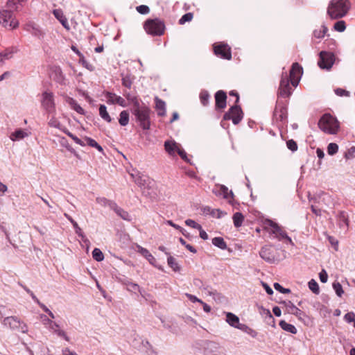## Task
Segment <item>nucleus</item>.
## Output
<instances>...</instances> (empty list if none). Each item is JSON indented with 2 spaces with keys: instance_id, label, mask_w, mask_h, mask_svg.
Segmentation results:
<instances>
[{
  "instance_id": "f257e3e1",
  "label": "nucleus",
  "mask_w": 355,
  "mask_h": 355,
  "mask_svg": "<svg viewBox=\"0 0 355 355\" xmlns=\"http://www.w3.org/2000/svg\"><path fill=\"white\" fill-rule=\"evenodd\" d=\"M349 8L348 0H332L328 7V14L332 19L344 17Z\"/></svg>"
},
{
  "instance_id": "f03ea898",
  "label": "nucleus",
  "mask_w": 355,
  "mask_h": 355,
  "mask_svg": "<svg viewBox=\"0 0 355 355\" xmlns=\"http://www.w3.org/2000/svg\"><path fill=\"white\" fill-rule=\"evenodd\" d=\"M318 125L321 130L331 135L336 134L339 128L338 120L330 114H324L320 118Z\"/></svg>"
},
{
  "instance_id": "7ed1b4c3",
  "label": "nucleus",
  "mask_w": 355,
  "mask_h": 355,
  "mask_svg": "<svg viewBox=\"0 0 355 355\" xmlns=\"http://www.w3.org/2000/svg\"><path fill=\"white\" fill-rule=\"evenodd\" d=\"M144 28L148 34L159 36L164 34L165 25L163 21L159 19H150L145 21Z\"/></svg>"
},
{
  "instance_id": "20e7f679",
  "label": "nucleus",
  "mask_w": 355,
  "mask_h": 355,
  "mask_svg": "<svg viewBox=\"0 0 355 355\" xmlns=\"http://www.w3.org/2000/svg\"><path fill=\"white\" fill-rule=\"evenodd\" d=\"M259 254L263 259L270 263H277L282 259L279 255V250L272 245L263 246Z\"/></svg>"
},
{
  "instance_id": "39448f33",
  "label": "nucleus",
  "mask_w": 355,
  "mask_h": 355,
  "mask_svg": "<svg viewBox=\"0 0 355 355\" xmlns=\"http://www.w3.org/2000/svg\"><path fill=\"white\" fill-rule=\"evenodd\" d=\"M42 107L49 114L54 113L55 111V103L54 95L52 92H44L41 96Z\"/></svg>"
},
{
  "instance_id": "423d86ee",
  "label": "nucleus",
  "mask_w": 355,
  "mask_h": 355,
  "mask_svg": "<svg viewBox=\"0 0 355 355\" xmlns=\"http://www.w3.org/2000/svg\"><path fill=\"white\" fill-rule=\"evenodd\" d=\"M135 114L143 129L150 128V109L148 107H138L135 110Z\"/></svg>"
},
{
  "instance_id": "0eeeda50",
  "label": "nucleus",
  "mask_w": 355,
  "mask_h": 355,
  "mask_svg": "<svg viewBox=\"0 0 355 355\" xmlns=\"http://www.w3.org/2000/svg\"><path fill=\"white\" fill-rule=\"evenodd\" d=\"M0 24L6 28L14 29L19 25L17 19L12 17L9 10H0Z\"/></svg>"
},
{
  "instance_id": "6e6552de",
  "label": "nucleus",
  "mask_w": 355,
  "mask_h": 355,
  "mask_svg": "<svg viewBox=\"0 0 355 355\" xmlns=\"http://www.w3.org/2000/svg\"><path fill=\"white\" fill-rule=\"evenodd\" d=\"M335 61L334 55L332 53L321 51L320 58L318 62L319 67L322 69L329 70Z\"/></svg>"
},
{
  "instance_id": "1a4fd4ad",
  "label": "nucleus",
  "mask_w": 355,
  "mask_h": 355,
  "mask_svg": "<svg viewBox=\"0 0 355 355\" xmlns=\"http://www.w3.org/2000/svg\"><path fill=\"white\" fill-rule=\"evenodd\" d=\"M128 173L135 182L141 189L147 188L150 184L149 178L142 175L139 171L135 168H132L128 171Z\"/></svg>"
},
{
  "instance_id": "9d476101",
  "label": "nucleus",
  "mask_w": 355,
  "mask_h": 355,
  "mask_svg": "<svg viewBox=\"0 0 355 355\" xmlns=\"http://www.w3.org/2000/svg\"><path fill=\"white\" fill-rule=\"evenodd\" d=\"M243 114L241 108L239 105L232 106L229 111L225 114L224 120H232L233 123L238 124L243 119Z\"/></svg>"
},
{
  "instance_id": "9b49d317",
  "label": "nucleus",
  "mask_w": 355,
  "mask_h": 355,
  "mask_svg": "<svg viewBox=\"0 0 355 355\" xmlns=\"http://www.w3.org/2000/svg\"><path fill=\"white\" fill-rule=\"evenodd\" d=\"M214 51L216 56L230 60L232 58L230 47L225 43L219 42L214 44Z\"/></svg>"
},
{
  "instance_id": "f8f14e48",
  "label": "nucleus",
  "mask_w": 355,
  "mask_h": 355,
  "mask_svg": "<svg viewBox=\"0 0 355 355\" xmlns=\"http://www.w3.org/2000/svg\"><path fill=\"white\" fill-rule=\"evenodd\" d=\"M302 73V67L297 62L293 63L290 71V81L293 87L298 85Z\"/></svg>"
},
{
  "instance_id": "ddd939ff",
  "label": "nucleus",
  "mask_w": 355,
  "mask_h": 355,
  "mask_svg": "<svg viewBox=\"0 0 355 355\" xmlns=\"http://www.w3.org/2000/svg\"><path fill=\"white\" fill-rule=\"evenodd\" d=\"M164 146L166 151L170 155H175V154H178V155L180 156L187 155L182 147L179 144L176 143L174 141H166L164 144Z\"/></svg>"
},
{
  "instance_id": "4468645a",
  "label": "nucleus",
  "mask_w": 355,
  "mask_h": 355,
  "mask_svg": "<svg viewBox=\"0 0 355 355\" xmlns=\"http://www.w3.org/2000/svg\"><path fill=\"white\" fill-rule=\"evenodd\" d=\"M31 135V132L28 129L16 128L10 133L9 139L13 142H19L28 137Z\"/></svg>"
},
{
  "instance_id": "2eb2a0df",
  "label": "nucleus",
  "mask_w": 355,
  "mask_h": 355,
  "mask_svg": "<svg viewBox=\"0 0 355 355\" xmlns=\"http://www.w3.org/2000/svg\"><path fill=\"white\" fill-rule=\"evenodd\" d=\"M292 93L291 88L289 86V80L286 73L285 76L282 75L280 85L279 88V95L283 98H287L291 96Z\"/></svg>"
},
{
  "instance_id": "dca6fc26",
  "label": "nucleus",
  "mask_w": 355,
  "mask_h": 355,
  "mask_svg": "<svg viewBox=\"0 0 355 355\" xmlns=\"http://www.w3.org/2000/svg\"><path fill=\"white\" fill-rule=\"evenodd\" d=\"M26 30L33 36L40 40H44L46 35L45 31L40 26L33 22L28 23L26 26Z\"/></svg>"
},
{
  "instance_id": "f3484780",
  "label": "nucleus",
  "mask_w": 355,
  "mask_h": 355,
  "mask_svg": "<svg viewBox=\"0 0 355 355\" xmlns=\"http://www.w3.org/2000/svg\"><path fill=\"white\" fill-rule=\"evenodd\" d=\"M107 103L110 104H118L121 107H126L127 104L122 97L117 96L116 94L111 92H107L105 94Z\"/></svg>"
},
{
  "instance_id": "a211bd4d",
  "label": "nucleus",
  "mask_w": 355,
  "mask_h": 355,
  "mask_svg": "<svg viewBox=\"0 0 355 355\" xmlns=\"http://www.w3.org/2000/svg\"><path fill=\"white\" fill-rule=\"evenodd\" d=\"M64 98L65 102L70 106V107L77 113L82 115L85 114V110L78 103L75 99L67 95L64 96Z\"/></svg>"
},
{
  "instance_id": "6ab92c4d",
  "label": "nucleus",
  "mask_w": 355,
  "mask_h": 355,
  "mask_svg": "<svg viewBox=\"0 0 355 355\" xmlns=\"http://www.w3.org/2000/svg\"><path fill=\"white\" fill-rule=\"evenodd\" d=\"M216 195L223 196L225 199H230L233 198V192L229 191L228 188L225 185H216L213 189Z\"/></svg>"
},
{
  "instance_id": "aec40b11",
  "label": "nucleus",
  "mask_w": 355,
  "mask_h": 355,
  "mask_svg": "<svg viewBox=\"0 0 355 355\" xmlns=\"http://www.w3.org/2000/svg\"><path fill=\"white\" fill-rule=\"evenodd\" d=\"M269 225L272 227V233L277 234L281 239H286L291 242V239L287 235V233L283 230L277 223L272 220H268Z\"/></svg>"
},
{
  "instance_id": "412c9836",
  "label": "nucleus",
  "mask_w": 355,
  "mask_h": 355,
  "mask_svg": "<svg viewBox=\"0 0 355 355\" xmlns=\"http://www.w3.org/2000/svg\"><path fill=\"white\" fill-rule=\"evenodd\" d=\"M282 303L285 305L288 313L295 315L299 319H301L302 317L304 315V312L295 306L292 302L284 301Z\"/></svg>"
},
{
  "instance_id": "4be33fe9",
  "label": "nucleus",
  "mask_w": 355,
  "mask_h": 355,
  "mask_svg": "<svg viewBox=\"0 0 355 355\" xmlns=\"http://www.w3.org/2000/svg\"><path fill=\"white\" fill-rule=\"evenodd\" d=\"M227 96L225 92L222 90L218 91L215 94L216 107L223 109L226 107Z\"/></svg>"
},
{
  "instance_id": "5701e85b",
  "label": "nucleus",
  "mask_w": 355,
  "mask_h": 355,
  "mask_svg": "<svg viewBox=\"0 0 355 355\" xmlns=\"http://www.w3.org/2000/svg\"><path fill=\"white\" fill-rule=\"evenodd\" d=\"M155 110L157 111V115L164 116L166 115V103L162 99L159 98L157 96L155 98Z\"/></svg>"
},
{
  "instance_id": "b1692460",
  "label": "nucleus",
  "mask_w": 355,
  "mask_h": 355,
  "mask_svg": "<svg viewBox=\"0 0 355 355\" xmlns=\"http://www.w3.org/2000/svg\"><path fill=\"white\" fill-rule=\"evenodd\" d=\"M3 323L6 326H9L11 329H18L20 327V320L15 316L7 317L3 320Z\"/></svg>"
},
{
  "instance_id": "393cba45",
  "label": "nucleus",
  "mask_w": 355,
  "mask_h": 355,
  "mask_svg": "<svg viewBox=\"0 0 355 355\" xmlns=\"http://www.w3.org/2000/svg\"><path fill=\"white\" fill-rule=\"evenodd\" d=\"M49 329H51L54 333H55L58 336L63 338L66 341H69L70 338L67 335L65 331L63 330H61L60 329L59 324H58L56 322H53L51 323V325H49Z\"/></svg>"
},
{
  "instance_id": "a878e982",
  "label": "nucleus",
  "mask_w": 355,
  "mask_h": 355,
  "mask_svg": "<svg viewBox=\"0 0 355 355\" xmlns=\"http://www.w3.org/2000/svg\"><path fill=\"white\" fill-rule=\"evenodd\" d=\"M53 15L61 23V24L67 30L69 29L67 19L64 15L62 11L59 9L53 10Z\"/></svg>"
},
{
  "instance_id": "bb28decb",
  "label": "nucleus",
  "mask_w": 355,
  "mask_h": 355,
  "mask_svg": "<svg viewBox=\"0 0 355 355\" xmlns=\"http://www.w3.org/2000/svg\"><path fill=\"white\" fill-rule=\"evenodd\" d=\"M226 314V322L231 326L234 328H237L240 324L239 318L235 314L227 312Z\"/></svg>"
},
{
  "instance_id": "cd10ccee",
  "label": "nucleus",
  "mask_w": 355,
  "mask_h": 355,
  "mask_svg": "<svg viewBox=\"0 0 355 355\" xmlns=\"http://www.w3.org/2000/svg\"><path fill=\"white\" fill-rule=\"evenodd\" d=\"M27 0H8L7 1V7L10 10H21L23 3L26 2Z\"/></svg>"
},
{
  "instance_id": "c85d7f7f",
  "label": "nucleus",
  "mask_w": 355,
  "mask_h": 355,
  "mask_svg": "<svg viewBox=\"0 0 355 355\" xmlns=\"http://www.w3.org/2000/svg\"><path fill=\"white\" fill-rule=\"evenodd\" d=\"M111 205L113 207L112 209L114 210L119 216H120L123 220H130V215L128 211L119 207L116 203H111Z\"/></svg>"
},
{
  "instance_id": "c756f323",
  "label": "nucleus",
  "mask_w": 355,
  "mask_h": 355,
  "mask_svg": "<svg viewBox=\"0 0 355 355\" xmlns=\"http://www.w3.org/2000/svg\"><path fill=\"white\" fill-rule=\"evenodd\" d=\"M89 146L98 149L99 153H103V148L93 139L85 137L83 139V146Z\"/></svg>"
},
{
  "instance_id": "7c9ffc66",
  "label": "nucleus",
  "mask_w": 355,
  "mask_h": 355,
  "mask_svg": "<svg viewBox=\"0 0 355 355\" xmlns=\"http://www.w3.org/2000/svg\"><path fill=\"white\" fill-rule=\"evenodd\" d=\"M338 224L340 227L345 225V228L349 226V219L347 214L344 211H340L338 215Z\"/></svg>"
},
{
  "instance_id": "2f4dec72",
  "label": "nucleus",
  "mask_w": 355,
  "mask_h": 355,
  "mask_svg": "<svg viewBox=\"0 0 355 355\" xmlns=\"http://www.w3.org/2000/svg\"><path fill=\"white\" fill-rule=\"evenodd\" d=\"M15 51L13 49H7L0 53V63H3L5 60H10L12 58Z\"/></svg>"
},
{
  "instance_id": "473e14b6",
  "label": "nucleus",
  "mask_w": 355,
  "mask_h": 355,
  "mask_svg": "<svg viewBox=\"0 0 355 355\" xmlns=\"http://www.w3.org/2000/svg\"><path fill=\"white\" fill-rule=\"evenodd\" d=\"M138 248V251L150 262V263L154 264V263L156 261V259L152 255V254L144 248L139 246Z\"/></svg>"
},
{
  "instance_id": "72a5a7b5",
  "label": "nucleus",
  "mask_w": 355,
  "mask_h": 355,
  "mask_svg": "<svg viewBox=\"0 0 355 355\" xmlns=\"http://www.w3.org/2000/svg\"><path fill=\"white\" fill-rule=\"evenodd\" d=\"M279 324L283 330L290 332L293 334H297V329L295 328V327L294 325L287 323L284 320H281L279 322Z\"/></svg>"
},
{
  "instance_id": "f704fd0d",
  "label": "nucleus",
  "mask_w": 355,
  "mask_h": 355,
  "mask_svg": "<svg viewBox=\"0 0 355 355\" xmlns=\"http://www.w3.org/2000/svg\"><path fill=\"white\" fill-rule=\"evenodd\" d=\"M64 216L71 223L75 229L76 233L82 239L84 238V234L82 229L78 226V223L67 214H64Z\"/></svg>"
},
{
  "instance_id": "c9c22d12",
  "label": "nucleus",
  "mask_w": 355,
  "mask_h": 355,
  "mask_svg": "<svg viewBox=\"0 0 355 355\" xmlns=\"http://www.w3.org/2000/svg\"><path fill=\"white\" fill-rule=\"evenodd\" d=\"M234 225L236 227H240L244 220V216L241 212H236L232 217Z\"/></svg>"
},
{
  "instance_id": "e433bc0d",
  "label": "nucleus",
  "mask_w": 355,
  "mask_h": 355,
  "mask_svg": "<svg viewBox=\"0 0 355 355\" xmlns=\"http://www.w3.org/2000/svg\"><path fill=\"white\" fill-rule=\"evenodd\" d=\"M99 114L101 117L105 121L110 123L112 121L110 116L109 115L107 107L105 105H101L99 107Z\"/></svg>"
},
{
  "instance_id": "4c0bfd02",
  "label": "nucleus",
  "mask_w": 355,
  "mask_h": 355,
  "mask_svg": "<svg viewBox=\"0 0 355 355\" xmlns=\"http://www.w3.org/2000/svg\"><path fill=\"white\" fill-rule=\"evenodd\" d=\"M212 243L221 250H225L227 248V244L222 237H214L212 239Z\"/></svg>"
},
{
  "instance_id": "58836bf2",
  "label": "nucleus",
  "mask_w": 355,
  "mask_h": 355,
  "mask_svg": "<svg viewBox=\"0 0 355 355\" xmlns=\"http://www.w3.org/2000/svg\"><path fill=\"white\" fill-rule=\"evenodd\" d=\"M328 31V28L324 25H322L320 28L315 29L313 31V35L315 37L318 39H321L324 37L327 32Z\"/></svg>"
},
{
  "instance_id": "ea45409f",
  "label": "nucleus",
  "mask_w": 355,
  "mask_h": 355,
  "mask_svg": "<svg viewBox=\"0 0 355 355\" xmlns=\"http://www.w3.org/2000/svg\"><path fill=\"white\" fill-rule=\"evenodd\" d=\"M119 122L121 125L125 126L129 122V113L126 110H123L120 113Z\"/></svg>"
},
{
  "instance_id": "a19ab883",
  "label": "nucleus",
  "mask_w": 355,
  "mask_h": 355,
  "mask_svg": "<svg viewBox=\"0 0 355 355\" xmlns=\"http://www.w3.org/2000/svg\"><path fill=\"white\" fill-rule=\"evenodd\" d=\"M309 288L314 293V294H319L320 293V288L318 284L316 282V281L313 279H311L308 283Z\"/></svg>"
},
{
  "instance_id": "79ce46f5",
  "label": "nucleus",
  "mask_w": 355,
  "mask_h": 355,
  "mask_svg": "<svg viewBox=\"0 0 355 355\" xmlns=\"http://www.w3.org/2000/svg\"><path fill=\"white\" fill-rule=\"evenodd\" d=\"M209 97H210V96H209V94L207 91L202 90L200 92V99L201 103L204 106H206V105H208Z\"/></svg>"
},
{
  "instance_id": "37998d69",
  "label": "nucleus",
  "mask_w": 355,
  "mask_h": 355,
  "mask_svg": "<svg viewBox=\"0 0 355 355\" xmlns=\"http://www.w3.org/2000/svg\"><path fill=\"white\" fill-rule=\"evenodd\" d=\"M92 257L97 261H101L104 259V255L101 250L98 248H94L92 251Z\"/></svg>"
},
{
  "instance_id": "c03bdc74",
  "label": "nucleus",
  "mask_w": 355,
  "mask_h": 355,
  "mask_svg": "<svg viewBox=\"0 0 355 355\" xmlns=\"http://www.w3.org/2000/svg\"><path fill=\"white\" fill-rule=\"evenodd\" d=\"M48 123H49V125L51 127H53V128H58V129H60V130H61L62 127V125L60 123V122L54 116H52L50 118Z\"/></svg>"
},
{
  "instance_id": "a18cd8bd",
  "label": "nucleus",
  "mask_w": 355,
  "mask_h": 355,
  "mask_svg": "<svg viewBox=\"0 0 355 355\" xmlns=\"http://www.w3.org/2000/svg\"><path fill=\"white\" fill-rule=\"evenodd\" d=\"M96 202L103 206H108L110 209H112L113 207L111 203H116L115 202L108 200L105 198H97Z\"/></svg>"
},
{
  "instance_id": "49530a36",
  "label": "nucleus",
  "mask_w": 355,
  "mask_h": 355,
  "mask_svg": "<svg viewBox=\"0 0 355 355\" xmlns=\"http://www.w3.org/2000/svg\"><path fill=\"white\" fill-rule=\"evenodd\" d=\"M332 286L336 295L339 297H341L342 295L344 293L342 285L339 282H335L333 283Z\"/></svg>"
},
{
  "instance_id": "de8ad7c7",
  "label": "nucleus",
  "mask_w": 355,
  "mask_h": 355,
  "mask_svg": "<svg viewBox=\"0 0 355 355\" xmlns=\"http://www.w3.org/2000/svg\"><path fill=\"white\" fill-rule=\"evenodd\" d=\"M168 266L174 270L178 271L179 270L180 268L178 266V263L176 262V260L174 257L170 256L168 257L167 259Z\"/></svg>"
},
{
  "instance_id": "09e8293b",
  "label": "nucleus",
  "mask_w": 355,
  "mask_h": 355,
  "mask_svg": "<svg viewBox=\"0 0 355 355\" xmlns=\"http://www.w3.org/2000/svg\"><path fill=\"white\" fill-rule=\"evenodd\" d=\"M338 146L335 143H330L327 146V153L329 155H333L338 152Z\"/></svg>"
},
{
  "instance_id": "8fccbe9b",
  "label": "nucleus",
  "mask_w": 355,
  "mask_h": 355,
  "mask_svg": "<svg viewBox=\"0 0 355 355\" xmlns=\"http://www.w3.org/2000/svg\"><path fill=\"white\" fill-rule=\"evenodd\" d=\"M344 320L347 323L354 322V327L355 328V313L352 311L348 312L344 316Z\"/></svg>"
},
{
  "instance_id": "3c124183",
  "label": "nucleus",
  "mask_w": 355,
  "mask_h": 355,
  "mask_svg": "<svg viewBox=\"0 0 355 355\" xmlns=\"http://www.w3.org/2000/svg\"><path fill=\"white\" fill-rule=\"evenodd\" d=\"M334 29L338 32H343L345 28V22L344 21H338L334 26Z\"/></svg>"
},
{
  "instance_id": "603ef678",
  "label": "nucleus",
  "mask_w": 355,
  "mask_h": 355,
  "mask_svg": "<svg viewBox=\"0 0 355 355\" xmlns=\"http://www.w3.org/2000/svg\"><path fill=\"white\" fill-rule=\"evenodd\" d=\"M132 81L129 75H126L122 77V85L124 87L130 89L132 86Z\"/></svg>"
},
{
  "instance_id": "864d4df0",
  "label": "nucleus",
  "mask_w": 355,
  "mask_h": 355,
  "mask_svg": "<svg viewBox=\"0 0 355 355\" xmlns=\"http://www.w3.org/2000/svg\"><path fill=\"white\" fill-rule=\"evenodd\" d=\"M193 19V14L191 12H187L184 14L179 20L180 24H184L185 22L190 21Z\"/></svg>"
},
{
  "instance_id": "5fc2aeb1",
  "label": "nucleus",
  "mask_w": 355,
  "mask_h": 355,
  "mask_svg": "<svg viewBox=\"0 0 355 355\" xmlns=\"http://www.w3.org/2000/svg\"><path fill=\"white\" fill-rule=\"evenodd\" d=\"M185 224L194 229H201V225L197 223L196 221L191 219H187L185 220Z\"/></svg>"
},
{
  "instance_id": "6e6d98bb",
  "label": "nucleus",
  "mask_w": 355,
  "mask_h": 355,
  "mask_svg": "<svg viewBox=\"0 0 355 355\" xmlns=\"http://www.w3.org/2000/svg\"><path fill=\"white\" fill-rule=\"evenodd\" d=\"M137 11L142 15L148 14L150 12L148 6L146 5H141L136 8Z\"/></svg>"
},
{
  "instance_id": "4d7b16f0",
  "label": "nucleus",
  "mask_w": 355,
  "mask_h": 355,
  "mask_svg": "<svg viewBox=\"0 0 355 355\" xmlns=\"http://www.w3.org/2000/svg\"><path fill=\"white\" fill-rule=\"evenodd\" d=\"M287 148L291 150L292 152H295L297 149V145L295 141L293 139L288 140L286 142Z\"/></svg>"
},
{
  "instance_id": "13d9d810",
  "label": "nucleus",
  "mask_w": 355,
  "mask_h": 355,
  "mask_svg": "<svg viewBox=\"0 0 355 355\" xmlns=\"http://www.w3.org/2000/svg\"><path fill=\"white\" fill-rule=\"evenodd\" d=\"M274 288L275 290L284 294L289 293L291 292L290 289L282 287L279 283H275Z\"/></svg>"
},
{
  "instance_id": "bf43d9fd",
  "label": "nucleus",
  "mask_w": 355,
  "mask_h": 355,
  "mask_svg": "<svg viewBox=\"0 0 355 355\" xmlns=\"http://www.w3.org/2000/svg\"><path fill=\"white\" fill-rule=\"evenodd\" d=\"M64 132L70 137L76 144L83 146V139H79L78 137L75 136L68 130L64 131Z\"/></svg>"
},
{
  "instance_id": "052dcab7",
  "label": "nucleus",
  "mask_w": 355,
  "mask_h": 355,
  "mask_svg": "<svg viewBox=\"0 0 355 355\" xmlns=\"http://www.w3.org/2000/svg\"><path fill=\"white\" fill-rule=\"evenodd\" d=\"M319 277H320V280L322 282V283H326L327 282V279H328V275L327 273L326 272V271L324 270H322L320 273H319Z\"/></svg>"
},
{
  "instance_id": "680f3d73",
  "label": "nucleus",
  "mask_w": 355,
  "mask_h": 355,
  "mask_svg": "<svg viewBox=\"0 0 355 355\" xmlns=\"http://www.w3.org/2000/svg\"><path fill=\"white\" fill-rule=\"evenodd\" d=\"M335 93L336 95L339 96H349V92L343 89H341V88H338L336 89H335Z\"/></svg>"
},
{
  "instance_id": "e2e57ef3",
  "label": "nucleus",
  "mask_w": 355,
  "mask_h": 355,
  "mask_svg": "<svg viewBox=\"0 0 355 355\" xmlns=\"http://www.w3.org/2000/svg\"><path fill=\"white\" fill-rule=\"evenodd\" d=\"M237 329L243 331H245L248 334L250 333V331H253V329L250 328L248 326H247L246 324H241L239 325V327H237Z\"/></svg>"
},
{
  "instance_id": "0e129e2a",
  "label": "nucleus",
  "mask_w": 355,
  "mask_h": 355,
  "mask_svg": "<svg viewBox=\"0 0 355 355\" xmlns=\"http://www.w3.org/2000/svg\"><path fill=\"white\" fill-rule=\"evenodd\" d=\"M237 329L243 331H245L248 334L250 333V331H253V329L250 328L248 326H247L246 324H241L239 325V327H237Z\"/></svg>"
},
{
  "instance_id": "69168bd1",
  "label": "nucleus",
  "mask_w": 355,
  "mask_h": 355,
  "mask_svg": "<svg viewBox=\"0 0 355 355\" xmlns=\"http://www.w3.org/2000/svg\"><path fill=\"white\" fill-rule=\"evenodd\" d=\"M40 318L42 319V323L46 326L48 325L49 327V325H51L53 322V321L45 315H41Z\"/></svg>"
},
{
  "instance_id": "338daca9",
  "label": "nucleus",
  "mask_w": 355,
  "mask_h": 355,
  "mask_svg": "<svg viewBox=\"0 0 355 355\" xmlns=\"http://www.w3.org/2000/svg\"><path fill=\"white\" fill-rule=\"evenodd\" d=\"M344 155H355V146H352L348 148L347 152Z\"/></svg>"
},
{
  "instance_id": "774afa93",
  "label": "nucleus",
  "mask_w": 355,
  "mask_h": 355,
  "mask_svg": "<svg viewBox=\"0 0 355 355\" xmlns=\"http://www.w3.org/2000/svg\"><path fill=\"white\" fill-rule=\"evenodd\" d=\"M63 355H78L75 352H71L69 348H65L62 350Z\"/></svg>"
}]
</instances>
